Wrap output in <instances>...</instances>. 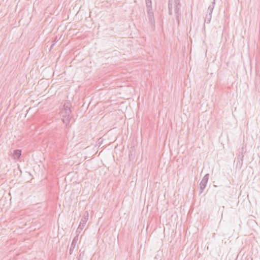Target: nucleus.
Returning <instances> with one entry per match:
<instances>
[{"instance_id":"1","label":"nucleus","mask_w":260,"mask_h":260,"mask_svg":"<svg viewBox=\"0 0 260 260\" xmlns=\"http://www.w3.org/2000/svg\"><path fill=\"white\" fill-rule=\"evenodd\" d=\"M174 9V12L176 16V18L177 21H179V17L180 15V4L179 0H169L168 2V9L169 13L170 15L173 14V8Z\"/></svg>"},{"instance_id":"2","label":"nucleus","mask_w":260,"mask_h":260,"mask_svg":"<svg viewBox=\"0 0 260 260\" xmlns=\"http://www.w3.org/2000/svg\"><path fill=\"white\" fill-rule=\"evenodd\" d=\"M71 103L69 102H65L63 104V109L61 111V114L62 116L66 117H69L71 113Z\"/></svg>"},{"instance_id":"3","label":"nucleus","mask_w":260,"mask_h":260,"mask_svg":"<svg viewBox=\"0 0 260 260\" xmlns=\"http://www.w3.org/2000/svg\"><path fill=\"white\" fill-rule=\"evenodd\" d=\"M209 177V174H206L203 178L202 179L201 182H200V194L202 193L205 187H206L208 179Z\"/></svg>"},{"instance_id":"4","label":"nucleus","mask_w":260,"mask_h":260,"mask_svg":"<svg viewBox=\"0 0 260 260\" xmlns=\"http://www.w3.org/2000/svg\"><path fill=\"white\" fill-rule=\"evenodd\" d=\"M88 216H89V214H88V211L85 212V213L82 217V218L81 219V220L80 221V222L79 224L80 226L82 227L83 229L84 228V227L87 223V221L88 219Z\"/></svg>"},{"instance_id":"5","label":"nucleus","mask_w":260,"mask_h":260,"mask_svg":"<svg viewBox=\"0 0 260 260\" xmlns=\"http://www.w3.org/2000/svg\"><path fill=\"white\" fill-rule=\"evenodd\" d=\"M243 150L244 148L242 147L241 149V152H240L239 153V154L237 157V166H239L240 167H241L243 164V160L244 157V154L243 152Z\"/></svg>"},{"instance_id":"6","label":"nucleus","mask_w":260,"mask_h":260,"mask_svg":"<svg viewBox=\"0 0 260 260\" xmlns=\"http://www.w3.org/2000/svg\"><path fill=\"white\" fill-rule=\"evenodd\" d=\"M147 13L148 15V18L149 20L150 21V23L152 25H154V18L153 16V12H152V10L148 9L147 10Z\"/></svg>"},{"instance_id":"7","label":"nucleus","mask_w":260,"mask_h":260,"mask_svg":"<svg viewBox=\"0 0 260 260\" xmlns=\"http://www.w3.org/2000/svg\"><path fill=\"white\" fill-rule=\"evenodd\" d=\"M21 155V151L19 149L15 150L13 154V157L14 159H18Z\"/></svg>"},{"instance_id":"8","label":"nucleus","mask_w":260,"mask_h":260,"mask_svg":"<svg viewBox=\"0 0 260 260\" xmlns=\"http://www.w3.org/2000/svg\"><path fill=\"white\" fill-rule=\"evenodd\" d=\"M77 241H78V235L76 237H75L74 239L72 241V244L71 245V247L70 249V252L72 250V249H73L75 248Z\"/></svg>"},{"instance_id":"9","label":"nucleus","mask_w":260,"mask_h":260,"mask_svg":"<svg viewBox=\"0 0 260 260\" xmlns=\"http://www.w3.org/2000/svg\"><path fill=\"white\" fill-rule=\"evenodd\" d=\"M214 6H215V0H214L213 2H212V4L210 5L208 7V8L207 10V13L212 14L213 10L214 8Z\"/></svg>"},{"instance_id":"10","label":"nucleus","mask_w":260,"mask_h":260,"mask_svg":"<svg viewBox=\"0 0 260 260\" xmlns=\"http://www.w3.org/2000/svg\"><path fill=\"white\" fill-rule=\"evenodd\" d=\"M211 18L212 14L207 13L205 19V22L207 23H209L211 21Z\"/></svg>"},{"instance_id":"11","label":"nucleus","mask_w":260,"mask_h":260,"mask_svg":"<svg viewBox=\"0 0 260 260\" xmlns=\"http://www.w3.org/2000/svg\"><path fill=\"white\" fill-rule=\"evenodd\" d=\"M146 4L147 10L148 9L152 10V3L151 0H146Z\"/></svg>"},{"instance_id":"12","label":"nucleus","mask_w":260,"mask_h":260,"mask_svg":"<svg viewBox=\"0 0 260 260\" xmlns=\"http://www.w3.org/2000/svg\"><path fill=\"white\" fill-rule=\"evenodd\" d=\"M83 228H82V227L80 226L79 225L78 228H77V230H76V233H78V234H79L81 232V231L83 230Z\"/></svg>"},{"instance_id":"13","label":"nucleus","mask_w":260,"mask_h":260,"mask_svg":"<svg viewBox=\"0 0 260 260\" xmlns=\"http://www.w3.org/2000/svg\"><path fill=\"white\" fill-rule=\"evenodd\" d=\"M54 44H55V43H53L52 44V45H51V48H52L53 47V45H54Z\"/></svg>"}]
</instances>
